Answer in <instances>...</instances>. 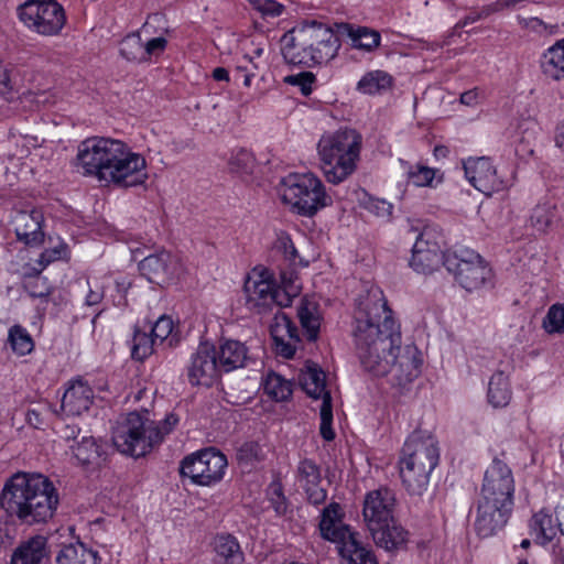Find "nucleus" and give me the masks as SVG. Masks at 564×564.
<instances>
[{
	"instance_id": "1",
	"label": "nucleus",
	"mask_w": 564,
	"mask_h": 564,
	"mask_svg": "<svg viewBox=\"0 0 564 564\" xmlns=\"http://www.w3.org/2000/svg\"><path fill=\"white\" fill-rule=\"evenodd\" d=\"M399 325L378 289L358 303L354 338L364 369L373 376H390V381L405 387L421 373V352L415 346L402 348Z\"/></svg>"
},
{
	"instance_id": "2",
	"label": "nucleus",
	"mask_w": 564,
	"mask_h": 564,
	"mask_svg": "<svg viewBox=\"0 0 564 564\" xmlns=\"http://www.w3.org/2000/svg\"><path fill=\"white\" fill-rule=\"evenodd\" d=\"M77 160L86 175L123 187L142 185L147 178L145 159L122 141L95 137L83 141Z\"/></svg>"
},
{
	"instance_id": "3",
	"label": "nucleus",
	"mask_w": 564,
	"mask_h": 564,
	"mask_svg": "<svg viewBox=\"0 0 564 564\" xmlns=\"http://www.w3.org/2000/svg\"><path fill=\"white\" fill-rule=\"evenodd\" d=\"M58 505L56 487L42 474L18 471L6 480L0 494L1 508L26 525L47 523Z\"/></svg>"
},
{
	"instance_id": "4",
	"label": "nucleus",
	"mask_w": 564,
	"mask_h": 564,
	"mask_svg": "<svg viewBox=\"0 0 564 564\" xmlns=\"http://www.w3.org/2000/svg\"><path fill=\"white\" fill-rule=\"evenodd\" d=\"M337 26L306 20L281 39L282 55L288 64L313 67L332 61L340 47Z\"/></svg>"
},
{
	"instance_id": "5",
	"label": "nucleus",
	"mask_w": 564,
	"mask_h": 564,
	"mask_svg": "<svg viewBox=\"0 0 564 564\" xmlns=\"http://www.w3.org/2000/svg\"><path fill=\"white\" fill-rule=\"evenodd\" d=\"M360 148L361 137L354 129L338 130L321 138L317 150L328 183L339 184L355 172Z\"/></svg>"
},
{
	"instance_id": "6",
	"label": "nucleus",
	"mask_w": 564,
	"mask_h": 564,
	"mask_svg": "<svg viewBox=\"0 0 564 564\" xmlns=\"http://www.w3.org/2000/svg\"><path fill=\"white\" fill-rule=\"evenodd\" d=\"M281 186L282 200L302 216L311 217L332 204L322 181L312 173L289 174Z\"/></svg>"
},
{
	"instance_id": "7",
	"label": "nucleus",
	"mask_w": 564,
	"mask_h": 564,
	"mask_svg": "<svg viewBox=\"0 0 564 564\" xmlns=\"http://www.w3.org/2000/svg\"><path fill=\"white\" fill-rule=\"evenodd\" d=\"M161 434L154 429V421L130 412L112 432V444L122 454L142 457L160 444Z\"/></svg>"
},
{
	"instance_id": "8",
	"label": "nucleus",
	"mask_w": 564,
	"mask_h": 564,
	"mask_svg": "<svg viewBox=\"0 0 564 564\" xmlns=\"http://www.w3.org/2000/svg\"><path fill=\"white\" fill-rule=\"evenodd\" d=\"M443 265L454 276V280L468 292L481 289L492 278L491 269L486 261L469 248L445 251Z\"/></svg>"
},
{
	"instance_id": "9",
	"label": "nucleus",
	"mask_w": 564,
	"mask_h": 564,
	"mask_svg": "<svg viewBox=\"0 0 564 564\" xmlns=\"http://www.w3.org/2000/svg\"><path fill=\"white\" fill-rule=\"evenodd\" d=\"M18 15L30 31L44 36L58 35L66 23L64 8L56 0H28L18 8Z\"/></svg>"
},
{
	"instance_id": "10",
	"label": "nucleus",
	"mask_w": 564,
	"mask_h": 564,
	"mask_svg": "<svg viewBox=\"0 0 564 564\" xmlns=\"http://www.w3.org/2000/svg\"><path fill=\"white\" fill-rule=\"evenodd\" d=\"M247 308L257 315L265 316L290 305L288 294L282 293L270 278L269 272L249 276L243 285Z\"/></svg>"
},
{
	"instance_id": "11",
	"label": "nucleus",
	"mask_w": 564,
	"mask_h": 564,
	"mask_svg": "<svg viewBox=\"0 0 564 564\" xmlns=\"http://www.w3.org/2000/svg\"><path fill=\"white\" fill-rule=\"evenodd\" d=\"M227 465L226 456L209 447L186 456L181 462L180 473L193 484L210 486L223 479Z\"/></svg>"
},
{
	"instance_id": "12",
	"label": "nucleus",
	"mask_w": 564,
	"mask_h": 564,
	"mask_svg": "<svg viewBox=\"0 0 564 564\" xmlns=\"http://www.w3.org/2000/svg\"><path fill=\"white\" fill-rule=\"evenodd\" d=\"M444 236L435 226H425L416 237L410 265L419 273L427 274L443 264Z\"/></svg>"
},
{
	"instance_id": "13",
	"label": "nucleus",
	"mask_w": 564,
	"mask_h": 564,
	"mask_svg": "<svg viewBox=\"0 0 564 564\" xmlns=\"http://www.w3.org/2000/svg\"><path fill=\"white\" fill-rule=\"evenodd\" d=\"M440 460V447L436 437L429 431L416 429L406 438L399 464L411 466L424 464L435 468Z\"/></svg>"
},
{
	"instance_id": "14",
	"label": "nucleus",
	"mask_w": 564,
	"mask_h": 564,
	"mask_svg": "<svg viewBox=\"0 0 564 564\" xmlns=\"http://www.w3.org/2000/svg\"><path fill=\"white\" fill-rule=\"evenodd\" d=\"M512 508L513 505L479 497L474 522L477 535L485 539L501 531L510 518Z\"/></svg>"
},
{
	"instance_id": "15",
	"label": "nucleus",
	"mask_w": 564,
	"mask_h": 564,
	"mask_svg": "<svg viewBox=\"0 0 564 564\" xmlns=\"http://www.w3.org/2000/svg\"><path fill=\"white\" fill-rule=\"evenodd\" d=\"M514 479L510 467L499 458H494L486 469L480 496L513 505Z\"/></svg>"
},
{
	"instance_id": "16",
	"label": "nucleus",
	"mask_w": 564,
	"mask_h": 564,
	"mask_svg": "<svg viewBox=\"0 0 564 564\" xmlns=\"http://www.w3.org/2000/svg\"><path fill=\"white\" fill-rule=\"evenodd\" d=\"M463 167L468 182L486 195L500 192L506 187V183L498 175L496 166L487 156L468 158L463 161Z\"/></svg>"
},
{
	"instance_id": "17",
	"label": "nucleus",
	"mask_w": 564,
	"mask_h": 564,
	"mask_svg": "<svg viewBox=\"0 0 564 564\" xmlns=\"http://www.w3.org/2000/svg\"><path fill=\"white\" fill-rule=\"evenodd\" d=\"M395 495L387 488L380 487L369 491L364 499L362 517L367 529L378 527L386 521L394 519Z\"/></svg>"
},
{
	"instance_id": "18",
	"label": "nucleus",
	"mask_w": 564,
	"mask_h": 564,
	"mask_svg": "<svg viewBox=\"0 0 564 564\" xmlns=\"http://www.w3.org/2000/svg\"><path fill=\"white\" fill-rule=\"evenodd\" d=\"M221 371L220 366H218L216 349L203 344L192 355L186 376L192 386L210 387Z\"/></svg>"
},
{
	"instance_id": "19",
	"label": "nucleus",
	"mask_w": 564,
	"mask_h": 564,
	"mask_svg": "<svg viewBox=\"0 0 564 564\" xmlns=\"http://www.w3.org/2000/svg\"><path fill=\"white\" fill-rule=\"evenodd\" d=\"M180 262L171 252L162 250L139 262V271L149 282L162 285L175 278Z\"/></svg>"
},
{
	"instance_id": "20",
	"label": "nucleus",
	"mask_w": 564,
	"mask_h": 564,
	"mask_svg": "<svg viewBox=\"0 0 564 564\" xmlns=\"http://www.w3.org/2000/svg\"><path fill=\"white\" fill-rule=\"evenodd\" d=\"M43 221V213L39 209L17 213L13 225L18 240L29 247L40 246L44 241Z\"/></svg>"
},
{
	"instance_id": "21",
	"label": "nucleus",
	"mask_w": 564,
	"mask_h": 564,
	"mask_svg": "<svg viewBox=\"0 0 564 564\" xmlns=\"http://www.w3.org/2000/svg\"><path fill=\"white\" fill-rule=\"evenodd\" d=\"M10 564H50L47 539L34 535L22 541L13 551Z\"/></svg>"
},
{
	"instance_id": "22",
	"label": "nucleus",
	"mask_w": 564,
	"mask_h": 564,
	"mask_svg": "<svg viewBox=\"0 0 564 564\" xmlns=\"http://www.w3.org/2000/svg\"><path fill=\"white\" fill-rule=\"evenodd\" d=\"M369 532L376 545L388 552L403 550L406 546L409 533L395 519L373 527Z\"/></svg>"
},
{
	"instance_id": "23",
	"label": "nucleus",
	"mask_w": 564,
	"mask_h": 564,
	"mask_svg": "<svg viewBox=\"0 0 564 564\" xmlns=\"http://www.w3.org/2000/svg\"><path fill=\"white\" fill-rule=\"evenodd\" d=\"M218 366L224 372H230L238 368L247 367L251 360L249 349L245 343L235 339H226L216 350Z\"/></svg>"
},
{
	"instance_id": "24",
	"label": "nucleus",
	"mask_w": 564,
	"mask_h": 564,
	"mask_svg": "<svg viewBox=\"0 0 564 564\" xmlns=\"http://www.w3.org/2000/svg\"><path fill=\"white\" fill-rule=\"evenodd\" d=\"M93 399V389L86 382L77 380L64 392L61 406L67 415L77 416L89 410Z\"/></svg>"
},
{
	"instance_id": "25",
	"label": "nucleus",
	"mask_w": 564,
	"mask_h": 564,
	"mask_svg": "<svg viewBox=\"0 0 564 564\" xmlns=\"http://www.w3.org/2000/svg\"><path fill=\"white\" fill-rule=\"evenodd\" d=\"M338 553L343 564H378L372 549L364 544L356 532L338 545Z\"/></svg>"
},
{
	"instance_id": "26",
	"label": "nucleus",
	"mask_w": 564,
	"mask_h": 564,
	"mask_svg": "<svg viewBox=\"0 0 564 564\" xmlns=\"http://www.w3.org/2000/svg\"><path fill=\"white\" fill-rule=\"evenodd\" d=\"M337 26V33L340 36H347L351 40V46L366 52L375 51L381 41V35L378 31L367 26L354 28L349 23H334Z\"/></svg>"
},
{
	"instance_id": "27",
	"label": "nucleus",
	"mask_w": 564,
	"mask_h": 564,
	"mask_svg": "<svg viewBox=\"0 0 564 564\" xmlns=\"http://www.w3.org/2000/svg\"><path fill=\"white\" fill-rule=\"evenodd\" d=\"M433 469L424 464L414 466L409 463L399 464L402 484L405 490L413 496H422L426 491Z\"/></svg>"
},
{
	"instance_id": "28",
	"label": "nucleus",
	"mask_w": 564,
	"mask_h": 564,
	"mask_svg": "<svg viewBox=\"0 0 564 564\" xmlns=\"http://www.w3.org/2000/svg\"><path fill=\"white\" fill-rule=\"evenodd\" d=\"M72 451L83 466L98 467L106 460V443L93 436H84L72 446Z\"/></svg>"
},
{
	"instance_id": "29",
	"label": "nucleus",
	"mask_w": 564,
	"mask_h": 564,
	"mask_svg": "<svg viewBox=\"0 0 564 564\" xmlns=\"http://www.w3.org/2000/svg\"><path fill=\"white\" fill-rule=\"evenodd\" d=\"M299 383L305 393L313 399H326L330 392L326 389V375L325 372L313 362L305 365L299 375Z\"/></svg>"
},
{
	"instance_id": "30",
	"label": "nucleus",
	"mask_w": 564,
	"mask_h": 564,
	"mask_svg": "<svg viewBox=\"0 0 564 564\" xmlns=\"http://www.w3.org/2000/svg\"><path fill=\"white\" fill-rule=\"evenodd\" d=\"M290 317L281 310L273 314V323L270 325V334L276 355L291 359L295 355V347L286 341Z\"/></svg>"
},
{
	"instance_id": "31",
	"label": "nucleus",
	"mask_w": 564,
	"mask_h": 564,
	"mask_svg": "<svg viewBox=\"0 0 564 564\" xmlns=\"http://www.w3.org/2000/svg\"><path fill=\"white\" fill-rule=\"evenodd\" d=\"M542 73L553 80H564V39L547 48L541 58Z\"/></svg>"
},
{
	"instance_id": "32",
	"label": "nucleus",
	"mask_w": 564,
	"mask_h": 564,
	"mask_svg": "<svg viewBox=\"0 0 564 564\" xmlns=\"http://www.w3.org/2000/svg\"><path fill=\"white\" fill-rule=\"evenodd\" d=\"M214 550L221 564H242L245 561L240 544L231 534L217 535Z\"/></svg>"
},
{
	"instance_id": "33",
	"label": "nucleus",
	"mask_w": 564,
	"mask_h": 564,
	"mask_svg": "<svg viewBox=\"0 0 564 564\" xmlns=\"http://www.w3.org/2000/svg\"><path fill=\"white\" fill-rule=\"evenodd\" d=\"M97 552L82 542L63 545L56 555L57 564H97Z\"/></svg>"
},
{
	"instance_id": "34",
	"label": "nucleus",
	"mask_w": 564,
	"mask_h": 564,
	"mask_svg": "<svg viewBox=\"0 0 564 564\" xmlns=\"http://www.w3.org/2000/svg\"><path fill=\"white\" fill-rule=\"evenodd\" d=\"M297 316L305 336L310 341H315L319 335L321 316L315 302L303 300L297 308Z\"/></svg>"
},
{
	"instance_id": "35",
	"label": "nucleus",
	"mask_w": 564,
	"mask_h": 564,
	"mask_svg": "<svg viewBox=\"0 0 564 564\" xmlns=\"http://www.w3.org/2000/svg\"><path fill=\"white\" fill-rule=\"evenodd\" d=\"M488 401L494 408H505L511 400V389L503 371H496L488 383Z\"/></svg>"
},
{
	"instance_id": "36",
	"label": "nucleus",
	"mask_w": 564,
	"mask_h": 564,
	"mask_svg": "<svg viewBox=\"0 0 564 564\" xmlns=\"http://www.w3.org/2000/svg\"><path fill=\"white\" fill-rule=\"evenodd\" d=\"M393 78L384 70H371L366 73L357 83L356 89L365 95L381 94L392 87Z\"/></svg>"
},
{
	"instance_id": "37",
	"label": "nucleus",
	"mask_w": 564,
	"mask_h": 564,
	"mask_svg": "<svg viewBox=\"0 0 564 564\" xmlns=\"http://www.w3.org/2000/svg\"><path fill=\"white\" fill-rule=\"evenodd\" d=\"M227 165L232 174L250 175L256 166V159L252 152L245 148L234 149L228 158Z\"/></svg>"
},
{
	"instance_id": "38",
	"label": "nucleus",
	"mask_w": 564,
	"mask_h": 564,
	"mask_svg": "<svg viewBox=\"0 0 564 564\" xmlns=\"http://www.w3.org/2000/svg\"><path fill=\"white\" fill-rule=\"evenodd\" d=\"M530 528L536 534V542L542 545L551 542L558 531L557 524L554 525L552 522L551 514L543 510L532 517Z\"/></svg>"
},
{
	"instance_id": "39",
	"label": "nucleus",
	"mask_w": 564,
	"mask_h": 564,
	"mask_svg": "<svg viewBox=\"0 0 564 564\" xmlns=\"http://www.w3.org/2000/svg\"><path fill=\"white\" fill-rule=\"evenodd\" d=\"M120 55L130 63L145 62L143 41L140 32L126 35L119 44Z\"/></svg>"
},
{
	"instance_id": "40",
	"label": "nucleus",
	"mask_w": 564,
	"mask_h": 564,
	"mask_svg": "<svg viewBox=\"0 0 564 564\" xmlns=\"http://www.w3.org/2000/svg\"><path fill=\"white\" fill-rule=\"evenodd\" d=\"M264 392L278 402L286 401L292 394V382L282 376L271 372L263 383Z\"/></svg>"
},
{
	"instance_id": "41",
	"label": "nucleus",
	"mask_w": 564,
	"mask_h": 564,
	"mask_svg": "<svg viewBox=\"0 0 564 564\" xmlns=\"http://www.w3.org/2000/svg\"><path fill=\"white\" fill-rule=\"evenodd\" d=\"M8 343L13 352L19 356H26L34 349V340L32 336L19 324L10 327L8 333Z\"/></svg>"
},
{
	"instance_id": "42",
	"label": "nucleus",
	"mask_w": 564,
	"mask_h": 564,
	"mask_svg": "<svg viewBox=\"0 0 564 564\" xmlns=\"http://www.w3.org/2000/svg\"><path fill=\"white\" fill-rule=\"evenodd\" d=\"M319 531L325 540L337 543L338 545L354 533L349 527L341 524L340 521L327 518L323 514L321 516Z\"/></svg>"
},
{
	"instance_id": "43",
	"label": "nucleus",
	"mask_w": 564,
	"mask_h": 564,
	"mask_svg": "<svg viewBox=\"0 0 564 564\" xmlns=\"http://www.w3.org/2000/svg\"><path fill=\"white\" fill-rule=\"evenodd\" d=\"M156 344V339L151 333L148 334L135 328L132 339L131 357L139 361L144 360L147 357L152 355Z\"/></svg>"
},
{
	"instance_id": "44",
	"label": "nucleus",
	"mask_w": 564,
	"mask_h": 564,
	"mask_svg": "<svg viewBox=\"0 0 564 564\" xmlns=\"http://www.w3.org/2000/svg\"><path fill=\"white\" fill-rule=\"evenodd\" d=\"M24 273L23 288L32 297H46L51 294V286L46 278L41 275V270L31 269Z\"/></svg>"
},
{
	"instance_id": "45",
	"label": "nucleus",
	"mask_w": 564,
	"mask_h": 564,
	"mask_svg": "<svg viewBox=\"0 0 564 564\" xmlns=\"http://www.w3.org/2000/svg\"><path fill=\"white\" fill-rule=\"evenodd\" d=\"M236 458L240 466L252 467L264 458V454L259 443L248 441L237 447Z\"/></svg>"
},
{
	"instance_id": "46",
	"label": "nucleus",
	"mask_w": 564,
	"mask_h": 564,
	"mask_svg": "<svg viewBox=\"0 0 564 564\" xmlns=\"http://www.w3.org/2000/svg\"><path fill=\"white\" fill-rule=\"evenodd\" d=\"M275 249L282 253L284 260L290 264L291 267L302 265L307 267L308 262L303 261L302 258H300L299 252L291 239V237L281 232L279 234L276 241H275Z\"/></svg>"
},
{
	"instance_id": "47",
	"label": "nucleus",
	"mask_w": 564,
	"mask_h": 564,
	"mask_svg": "<svg viewBox=\"0 0 564 564\" xmlns=\"http://www.w3.org/2000/svg\"><path fill=\"white\" fill-rule=\"evenodd\" d=\"M295 268L296 267H291L290 264H288V267L285 268H280L279 273L282 286L280 289L282 293L288 294L290 303L292 302V297L296 296L301 290Z\"/></svg>"
},
{
	"instance_id": "48",
	"label": "nucleus",
	"mask_w": 564,
	"mask_h": 564,
	"mask_svg": "<svg viewBox=\"0 0 564 564\" xmlns=\"http://www.w3.org/2000/svg\"><path fill=\"white\" fill-rule=\"evenodd\" d=\"M297 478L303 489L321 484L319 467L313 460L304 459L297 466Z\"/></svg>"
},
{
	"instance_id": "49",
	"label": "nucleus",
	"mask_w": 564,
	"mask_h": 564,
	"mask_svg": "<svg viewBox=\"0 0 564 564\" xmlns=\"http://www.w3.org/2000/svg\"><path fill=\"white\" fill-rule=\"evenodd\" d=\"M319 416H321V425H319L321 436L325 441L330 442L336 436L335 431L332 427V424H333L332 395H326V399L324 400V402H322Z\"/></svg>"
},
{
	"instance_id": "50",
	"label": "nucleus",
	"mask_w": 564,
	"mask_h": 564,
	"mask_svg": "<svg viewBox=\"0 0 564 564\" xmlns=\"http://www.w3.org/2000/svg\"><path fill=\"white\" fill-rule=\"evenodd\" d=\"M543 328L549 334L564 333V303L553 304L549 308L543 319Z\"/></svg>"
},
{
	"instance_id": "51",
	"label": "nucleus",
	"mask_w": 564,
	"mask_h": 564,
	"mask_svg": "<svg viewBox=\"0 0 564 564\" xmlns=\"http://www.w3.org/2000/svg\"><path fill=\"white\" fill-rule=\"evenodd\" d=\"M555 217L554 208L547 204L536 205L530 216L531 225L539 231H544Z\"/></svg>"
},
{
	"instance_id": "52",
	"label": "nucleus",
	"mask_w": 564,
	"mask_h": 564,
	"mask_svg": "<svg viewBox=\"0 0 564 564\" xmlns=\"http://www.w3.org/2000/svg\"><path fill=\"white\" fill-rule=\"evenodd\" d=\"M408 180L415 186H431L435 177L436 170L416 164L411 166L408 171Z\"/></svg>"
},
{
	"instance_id": "53",
	"label": "nucleus",
	"mask_w": 564,
	"mask_h": 564,
	"mask_svg": "<svg viewBox=\"0 0 564 564\" xmlns=\"http://www.w3.org/2000/svg\"><path fill=\"white\" fill-rule=\"evenodd\" d=\"M364 207L377 217L389 219L392 215L393 205L389 202L376 197H367Z\"/></svg>"
},
{
	"instance_id": "54",
	"label": "nucleus",
	"mask_w": 564,
	"mask_h": 564,
	"mask_svg": "<svg viewBox=\"0 0 564 564\" xmlns=\"http://www.w3.org/2000/svg\"><path fill=\"white\" fill-rule=\"evenodd\" d=\"M316 77L311 72H302L297 75H291L285 78V82L290 85L297 86L304 96H308L313 90V84Z\"/></svg>"
},
{
	"instance_id": "55",
	"label": "nucleus",
	"mask_w": 564,
	"mask_h": 564,
	"mask_svg": "<svg viewBox=\"0 0 564 564\" xmlns=\"http://www.w3.org/2000/svg\"><path fill=\"white\" fill-rule=\"evenodd\" d=\"M174 328V323L169 316H161L158 318L155 324L151 328L152 336L156 339V343L163 344L169 339L172 330Z\"/></svg>"
},
{
	"instance_id": "56",
	"label": "nucleus",
	"mask_w": 564,
	"mask_h": 564,
	"mask_svg": "<svg viewBox=\"0 0 564 564\" xmlns=\"http://www.w3.org/2000/svg\"><path fill=\"white\" fill-rule=\"evenodd\" d=\"M167 41L163 36L153 37L145 43L143 42L144 53H145V62L151 58V56H158L164 52L166 48Z\"/></svg>"
},
{
	"instance_id": "57",
	"label": "nucleus",
	"mask_w": 564,
	"mask_h": 564,
	"mask_svg": "<svg viewBox=\"0 0 564 564\" xmlns=\"http://www.w3.org/2000/svg\"><path fill=\"white\" fill-rule=\"evenodd\" d=\"M67 251L65 245H59L54 248L45 249L39 259V263L42 265V269L48 265L51 262L62 259Z\"/></svg>"
},
{
	"instance_id": "58",
	"label": "nucleus",
	"mask_w": 564,
	"mask_h": 564,
	"mask_svg": "<svg viewBox=\"0 0 564 564\" xmlns=\"http://www.w3.org/2000/svg\"><path fill=\"white\" fill-rule=\"evenodd\" d=\"M498 6H499V2H497L494 6L484 7L479 11L470 12L457 25L464 28L468 24H471L481 19H485V18L489 17L492 12H495L497 10Z\"/></svg>"
},
{
	"instance_id": "59",
	"label": "nucleus",
	"mask_w": 564,
	"mask_h": 564,
	"mask_svg": "<svg viewBox=\"0 0 564 564\" xmlns=\"http://www.w3.org/2000/svg\"><path fill=\"white\" fill-rule=\"evenodd\" d=\"M270 502L278 516H284L288 510L286 498L284 497L280 486L273 487Z\"/></svg>"
},
{
	"instance_id": "60",
	"label": "nucleus",
	"mask_w": 564,
	"mask_h": 564,
	"mask_svg": "<svg viewBox=\"0 0 564 564\" xmlns=\"http://www.w3.org/2000/svg\"><path fill=\"white\" fill-rule=\"evenodd\" d=\"M304 490L308 502L315 506L324 503L327 498L326 489L322 488L319 484L311 485L310 487L304 488Z\"/></svg>"
},
{
	"instance_id": "61",
	"label": "nucleus",
	"mask_w": 564,
	"mask_h": 564,
	"mask_svg": "<svg viewBox=\"0 0 564 564\" xmlns=\"http://www.w3.org/2000/svg\"><path fill=\"white\" fill-rule=\"evenodd\" d=\"M177 423L178 416L174 413H169L165 416V419L160 423L154 422V429L161 434L160 443L163 441L165 435L172 432V430L177 425Z\"/></svg>"
},
{
	"instance_id": "62",
	"label": "nucleus",
	"mask_w": 564,
	"mask_h": 564,
	"mask_svg": "<svg viewBox=\"0 0 564 564\" xmlns=\"http://www.w3.org/2000/svg\"><path fill=\"white\" fill-rule=\"evenodd\" d=\"M13 90L11 80L10 68L8 65L0 62V96H8Z\"/></svg>"
},
{
	"instance_id": "63",
	"label": "nucleus",
	"mask_w": 564,
	"mask_h": 564,
	"mask_svg": "<svg viewBox=\"0 0 564 564\" xmlns=\"http://www.w3.org/2000/svg\"><path fill=\"white\" fill-rule=\"evenodd\" d=\"M558 531L564 535V489L558 491V501L554 509Z\"/></svg>"
},
{
	"instance_id": "64",
	"label": "nucleus",
	"mask_w": 564,
	"mask_h": 564,
	"mask_svg": "<svg viewBox=\"0 0 564 564\" xmlns=\"http://www.w3.org/2000/svg\"><path fill=\"white\" fill-rule=\"evenodd\" d=\"M253 76H254V74L252 72H250L246 66H238L236 68V75H235L236 80L242 79V84L246 87H250Z\"/></svg>"
}]
</instances>
